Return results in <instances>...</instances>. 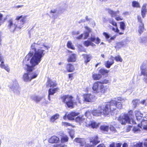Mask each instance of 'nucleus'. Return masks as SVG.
<instances>
[{"label":"nucleus","instance_id":"b1692460","mask_svg":"<svg viewBox=\"0 0 147 147\" xmlns=\"http://www.w3.org/2000/svg\"><path fill=\"white\" fill-rule=\"evenodd\" d=\"M59 117V115L58 113H56L52 116L50 118V121L52 122H54L56 120L58 119Z\"/></svg>","mask_w":147,"mask_h":147},{"label":"nucleus","instance_id":"2eb2a0df","mask_svg":"<svg viewBox=\"0 0 147 147\" xmlns=\"http://www.w3.org/2000/svg\"><path fill=\"white\" fill-rule=\"evenodd\" d=\"M142 74L147 77V67L146 65H142L140 67ZM145 82L147 84V78L145 79Z\"/></svg>","mask_w":147,"mask_h":147},{"label":"nucleus","instance_id":"c85d7f7f","mask_svg":"<svg viewBox=\"0 0 147 147\" xmlns=\"http://www.w3.org/2000/svg\"><path fill=\"white\" fill-rule=\"evenodd\" d=\"M62 124L63 126H64L65 127H67L68 126H70L72 127H74L75 126L71 124L66 122H63L62 123Z\"/></svg>","mask_w":147,"mask_h":147},{"label":"nucleus","instance_id":"3c124183","mask_svg":"<svg viewBox=\"0 0 147 147\" xmlns=\"http://www.w3.org/2000/svg\"><path fill=\"white\" fill-rule=\"evenodd\" d=\"M74 74V73H71L68 74V78L70 80H72L73 79Z\"/></svg>","mask_w":147,"mask_h":147},{"label":"nucleus","instance_id":"e2e57ef3","mask_svg":"<svg viewBox=\"0 0 147 147\" xmlns=\"http://www.w3.org/2000/svg\"><path fill=\"white\" fill-rule=\"evenodd\" d=\"M127 144L125 143L123 144L122 147H127Z\"/></svg>","mask_w":147,"mask_h":147},{"label":"nucleus","instance_id":"49530a36","mask_svg":"<svg viewBox=\"0 0 147 147\" xmlns=\"http://www.w3.org/2000/svg\"><path fill=\"white\" fill-rule=\"evenodd\" d=\"M113 60L112 59H110L109 60H108L107 63V64H112L114 63Z\"/></svg>","mask_w":147,"mask_h":147},{"label":"nucleus","instance_id":"f03ea898","mask_svg":"<svg viewBox=\"0 0 147 147\" xmlns=\"http://www.w3.org/2000/svg\"><path fill=\"white\" fill-rule=\"evenodd\" d=\"M38 44L35 43L32 44L31 46V49L34 51H30L25 58L24 63H28L31 64H38L41 61L42 58L45 55V51L40 49L37 50Z\"/></svg>","mask_w":147,"mask_h":147},{"label":"nucleus","instance_id":"c03bdc74","mask_svg":"<svg viewBox=\"0 0 147 147\" xmlns=\"http://www.w3.org/2000/svg\"><path fill=\"white\" fill-rule=\"evenodd\" d=\"M121 144L118 143L116 144V147H115L114 144H112L110 145V147H121Z\"/></svg>","mask_w":147,"mask_h":147},{"label":"nucleus","instance_id":"69168bd1","mask_svg":"<svg viewBox=\"0 0 147 147\" xmlns=\"http://www.w3.org/2000/svg\"><path fill=\"white\" fill-rule=\"evenodd\" d=\"M3 17V15L2 14L0 13V21H1L2 20Z\"/></svg>","mask_w":147,"mask_h":147},{"label":"nucleus","instance_id":"72a5a7b5","mask_svg":"<svg viewBox=\"0 0 147 147\" xmlns=\"http://www.w3.org/2000/svg\"><path fill=\"white\" fill-rule=\"evenodd\" d=\"M99 72L102 74L103 75H106L109 72V71H108L104 69H101L99 70Z\"/></svg>","mask_w":147,"mask_h":147},{"label":"nucleus","instance_id":"de8ad7c7","mask_svg":"<svg viewBox=\"0 0 147 147\" xmlns=\"http://www.w3.org/2000/svg\"><path fill=\"white\" fill-rule=\"evenodd\" d=\"M110 130L113 133H115L116 131V130L115 128L112 125H111L109 127Z\"/></svg>","mask_w":147,"mask_h":147},{"label":"nucleus","instance_id":"4be33fe9","mask_svg":"<svg viewBox=\"0 0 147 147\" xmlns=\"http://www.w3.org/2000/svg\"><path fill=\"white\" fill-rule=\"evenodd\" d=\"M124 45V44L123 42L121 41L116 43L115 45V48L117 50H118L123 47Z\"/></svg>","mask_w":147,"mask_h":147},{"label":"nucleus","instance_id":"864d4df0","mask_svg":"<svg viewBox=\"0 0 147 147\" xmlns=\"http://www.w3.org/2000/svg\"><path fill=\"white\" fill-rule=\"evenodd\" d=\"M65 145H62L61 144H56L53 145V147H64Z\"/></svg>","mask_w":147,"mask_h":147},{"label":"nucleus","instance_id":"9b49d317","mask_svg":"<svg viewBox=\"0 0 147 147\" xmlns=\"http://www.w3.org/2000/svg\"><path fill=\"white\" fill-rule=\"evenodd\" d=\"M101 83L100 82H97L94 84L93 86H92V90H93L94 93H99V87H100Z\"/></svg>","mask_w":147,"mask_h":147},{"label":"nucleus","instance_id":"5fc2aeb1","mask_svg":"<svg viewBox=\"0 0 147 147\" xmlns=\"http://www.w3.org/2000/svg\"><path fill=\"white\" fill-rule=\"evenodd\" d=\"M138 102V101L136 100H133L132 102V103L134 105V107H136V106L137 103Z\"/></svg>","mask_w":147,"mask_h":147},{"label":"nucleus","instance_id":"09e8293b","mask_svg":"<svg viewBox=\"0 0 147 147\" xmlns=\"http://www.w3.org/2000/svg\"><path fill=\"white\" fill-rule=\"evenodd\" d=\"M103 34L107 39L109 38L110 37V35L107 32H103Z\"/></svg>","mask_w":147,"mask_h":147},{"label":"nucleus","instance_id":"8fccbe9b","mask_svg":"<svg viewBox=\"0 0 147 147\" xmlns=\"http://www.w3.org/2000/svg\"><path fill=\"white\" fill-rule=\"evenodd\" d=\"M115 19L117 21H121L123 20V18L121 17L120 16L116 17Z\"/></svg>","mask_w":147,"mask_h":147},{"label":"nucleus","instance_id":"f3484780","mask_svg":"<svg viewBox=\"0 0 147 147\" xmlns=\"http://www.w3.org/2000/svg\"><path fill=\"white\" fill-rule=\"evenodd\" d=\"M147 13L146 4L143 5L141 9V14L143 18H144Z\"/></svg>","mask_w":147,"mask_h":147},{"label":"nucleus","instance_id":"a19ab883","mask_svg":"<svg viewBox=\"0 0 147 147\" xmlns=\"http://www.w3.org/2000/svg\"><path fill=\"white\" fill-rule=\"evenodd\" d=\"M86 127H92V121H87L86 122Z\"/></svg>","mask_w":147,"mask_h":147},{"label":"nucleus","instance_id":"412c9836","mask_svg":"<svg viewBox=\"0 0 147 147\" xmlns=\"http://www.w3.org/2000/svg\"><path fill=\"white\" fill-rule=\"evenodd\" d=\"M135 113L137 122L140 121H141L142 120V117L143 116L142 114L140 112L137 111H135Z\"/></svg>","mask_w":147,"mask_h":147},{"label":"nucleus","instance_id":"a878e982","mask_svg":"<svg viewBox=\"0 0 147 147\" xmlns=\"http://www.w3.org/2000/svg\"><path fill=\"white\" fill-rule=\"evenodd\" d=\"M108 13L110 14L112 17H114L116 16L117 14L119 13V11H114L110 9L108 10Z\"/></svg>","mask_w":147,"mask_h":147},{"label":"nucleus","instance_id":"6e6d98bb","mask_svg":"<svg viewBox=\"0 0 147 147\" xmlns=\"http://www.w3.org/2000/svg\"><path fill=\"white\" fill-rule=\"evenodd\" d=\"M76 100L78 101V102L79 103L81 104L82 100L81 98L77 96L76 97Z\"/></svg>","mask_w":147,"mask_h":147},{"label":"nucleus","instance_id":"a211bd4d","mask_svg":"<svg viewBox=\"0 0 147 147\" xmlns=\"http://www.w3.org/2000/svg\"><path fill=\"white\" fill-rule=\"evenodd\" d=\"M75 142L80 144V145L83 146L86 144V143L84 139L79 138H76L74 140Z\"/></svg>","mask_w":147,"mask_h":147},{"label":"nucleus","instance_id":"4d7b16f0","mask_svg":"<svg viewBox=\"0 0 147 147\" xmlns=\"http://www.w3.org/2000/svg\"><path fill=\"white\" fill-rule=\"evenodd\" d=\"M84 39L87 38L88 37V36L89 35V34L88 32H86L84 34Z\"/></svg>","mask_w":147,"mask_h":147},{"label":"nucleus","instance_id":"6e6552de","mask_svg":"<svg viewBox=\"0 0 147 147\" xmlns=\"http://www.w3.org/2000/svg\"><path fill=\"white\" fill-rule=\"evenodd\" d=\"M137 19L139 25L138 32L140 33L141 34L143 32L144 29V23L142 17L140 15H138L137 16Z\"/></svg>","mask_w":147,"mask_h":147},{"label":"nucleus","instance_id":"052dcab7","mask_svg":"<svg viewBox=\"0 0 147 147\" xmlns=\"http://www.w3.org/2000/svg\"><path fill=\"white\" fill-rule=\"evenodd\" d=\"M57 10L56 9H53V10H51L50 13H55L56 12Z\"/></svg>","mask_w":147,"mask_h":147},{"label":"nucleus","instance_id":"4c0bfd02","mask_svg":"<svg viewBox=\"0 0 147 147\" xmlns=\"http://www.w3.org/2000/svg\"><path fill=\"white\" fill-rule=\"evenodd\" d=\"M99 124L100 123H97L96 122L92 121V128H98L99 127Z\"/></svg>","mask_w":147,"mask_h":147},{"label":"nucleus","instance_id":"6ab92c4d","mask_svg":"<svg viewBox=\"0 0 147 147\" xmlns=\"http://www.w3.org/2000/svg\"><path fill=\"white\" fill-rule=\"evenodd\" d=\"M76 60V55L74 53L70 55L67 59V61L68 62H75Z\"/></svg>","mask_w":147,"mask_h":147},{"label":"nucleus","instance_id":"20e7f679","mask_svg":"<svg viewBox=\"0 0 147 147\" xmlns=\"http://www.w3.org/2000/svg\"><path fill=\"white\" fill-rule=\"evenodd\" d=\"M27 16V15L23 16V15H21L20 16H17L16 17L15 19V20L17 21L19 20L20 19V21L21 24L20 26H17V25L13 24V22L12 19H10L8 21V27L9 28H11L14 26V28L13 29V31H15L17 29H20L22 27V25L24 24L25 23L26 20V18Z\"/></svg>","mask_w":147,"mask_h":147},{"label":"nucleus","instance_id":"423d86ee","mask_svg":"<svg viewBox=\"0 0 147 147\" xmlns=\"http://www.w3.org/2000/svg\"><path fill=\"white\" fill-rule=\"evenodd\" d=\"M119 121L122 124H125L126 123L135 124L137 123L133 119H130L128 115L124 114L123 116H120L118 118Z\"/></svg>","mask_w":147,"mask_h":147},{"label":"nucleus","instance_id":"aec40b11","mask_svg":"<svg viewBox=\"0 0 147 147\" xmlns=\"http://www.w3.org/2000/svg\"><path fill=\"white\" fill-rule=\"evenodd\" d=\"M85 119L83 117V116H78L75 119V121L76 122L79 123L81 125L84 121Z\"/></svg>","mask_w":147,"mask_h":147},{"label":"nucleus","instance_id":"a18cd8bd","mask_svg":"<svg viewBox=\"0 0 147 147\" xmlns=\"http://www.w3.org/2000/svg\"><path fill=\"white\" fill-rule=\"evenodd\" d=\"M84 44L85 46L88 47L91 45V42L88 40H86L84 42Z\"/></svg>","mask_w":147,"mask_h":147},{"label":"nucleus","instance_id":"37998d69","mask_svg":"<svg viewBox=\"0 0 147 147\" xmlns=\"http://www.w3.org/2000/svg\"><path fill=\"white\" fill-rule=\"evenodd\" d=\"M101 83V84H107L109 82V80L107 79H104L102 80L101 82H100Z\"/></svg>","mask_w":147,"mask_h":147},{"label":"nucleus","instance_id":"1a4fd4ad","mask_svg":"<svg viewBox=\"0 0 147 147\" xmlns=\"http://www.w3.org/2000/svg\"><path fill=\"white\" fill-rule=\"evenodd\" d=\"M138 124L140 128H143L144 130H147V120L142 119L138 122Z\"/></svg>","mask_w":147,"mask_h":147},{"label":"nucleus","instance_id":"bb28decb","mask_svg":"<svg viewBox=\"0 0 147 147\" xmlns=\"http://www.w3.org/2000/svg\"><path fill=\"white\" fill-rule=\"evenodd\" d=\"M67 71L69 72H72L75 70L73 65H69L66 68Z\"/></svg>","mask_w":147,"mask_h":147},{"label":"nucleus","instance_id":"bf43d9fd","mask_svg":"<svg viewBox=\"0 0 147 147\" xmlns=\"http://www.w3.org/2000/svg\"><path fill=\"white\" fill-rule=\"evenodd\" d=\"M144 147H147V139L145 140L144 143Z\"/></svg>","mask_w":147,"mask_h":147},{"label":"nucleus","instance_id":"39448f33","mask_svg":"<svg viewBox=\"0 0 147 147\" xmlns=\"http://www.w3.org/2000/svg\"><path fill=\"white\" fill-rule=\"evenodd\" d=\"M60 98L62 102L64 103L66 106L69 108L71 109L73 108L74 107V97L71 95H65L61 96Z\"/></svg>","mask_w":147,"mask_h":147},{"label":"nucleus","instance_id":"7ed1b4c3","mask_svg":"<svg viewBox=\"0 0 147 147\" xmlns=\"http://www.w3.org/2000/svg\"><path fill=\"white\" fill-rule=\"evenodd\" d=\"M36 65H26L24 70L27 73H24L22 76V79L25 82H29L37 77L38 74L31 72L35 69L34 67Z\"/></svg>","mask_w":147,"mask_h":147},{"label":"nucleus","instance_id":"2f4dec72","mask_svg":"<svg viewBox=\"0 0 147 147\" xmlns=\"http://www.w3.org/2000/svg\"><path fill=\"white\" fill-rule=\"evenodd\" d=\"M67 45V47L73 50H74L75 49V48L74 47V45H72V43L70 41H68Z\"/></svg>","mask_w":147,"mask_h":147},{"label":"nucleus","instance_id":"7c9ffc66","mask_svg":"<svg viewBox=\"0 0 147 147\" xmlns=\"http://www.w3.org/2000/svg\"><path fill=\"white\" fill-rule=\"evenodd\" d=\"M120 28L122 31H124L125 29V25L124 23L123 22H119Z\"/></svg>","mask_w":147,"mask_h":147},{"label":"nucleus","instance_id":"ea45409f","mask_svg":"<svg viewBox=\"0 0 147 147\" xmlns=\"http://www.w3.org/2000/svg\"><path fill=\"white\" fill-rule=\"evenodd\" d=\"M139 127H138H138H133V131L134 133H137L140 131Z\"/></svg>","mask_w":147,"mask_h":147},{"label":"nucleus","instance_id":"dca6fc26","mask_svg":"<svg viewBox=\"0 0 147 147\" xmlns=\"http://www.w3.org/2000/svg\"><path fill=\"white\" fill-rule=\"evenodd\" d=\"M109 90V86L107 85H100L99 91L100 94H103Z\"/></svg>","mask_w":147,"mask_h":147},{"label":"nucleus","instance_id":"c9c22d12","mask_svg":"<svg viewBox=\"0 0 147 147\" xmlns=\"http://www.w3.org/2000/svg\"><path fill=\"white\" fill-rule=\"evenodd\" d=\"M41 97H38L37 96H35L33 98V100L36 102H38L41 100Z\"/></svg>","mask_w":147,"mask_h":147},{"label":"nucleus","instance_id":"79ce46f5","mask_svg":"<svg viewBox=\"0 0 147 147\" xmlns=\"http://www.w3.org/2000/svg\"><path fill=\"white\" fill-rule=\"evenodd\" d=\"M133 147H143V143L142 142H140L134 144Z\"/></svg>","mask_w":147,"mask_h":147},{"label":"nucleus","instance_id":"e433bc0d","mask_svg":"<svg viewBox=\"0 0 147 147\" xmlns=\"http://www.w3.org/2000/svg\"><path fill=\"white\" fill-rule=\"evenodd\" d=\"M114 59L117 62L119 61L121 62L123 61L120 55H118L115 56V57Z\"/></svg>","mask_w":147,"mask_h":147},{"label":"nucleus","instance_id":"473e14b6","mask_svg":"<svg viewBox=\"0 0 147 147\" xmlns=\"http://www.w3.org/2000/svg\"><path fill=\"white\" fill-rule=\"evenodd\" d=\"M100 41V40L98 37L96 38L93 37H92V42H94L97 44H99Z\"/></svg>","mask_w":147,"mask_h":147},{"label":"nucleus","instance_id":"c756f323","mask_svg":"<svg viewBox=\"0 0 147 147\" xmlns=\"http://www.w3.org/2000/svg\"><path fill=\"white\" fill-rule=\"evenodd\" d=\"M132 5L134 7H140V5L139 3L136 1H133L132 2Z\"/></svg>","mask_w":147,"mask_h":147},{"label":"nucleus","instance_id":"0e129e2a","mask_svg":"<svg viewBox=\"0 0 147 147\" xmlns=\"http://www.w3.org/2000/svg\"><path fill=\"white\" fill-rule=\"evenodd\" d=\"M97 147H105V146L103 144H100Z\"/></svg>","mask_w":147,"mask_h":147},{"label":"nucleus","instance_id":"393cba45","mask_svg":"<svg viewBox=\"0 0 147 147\" xmlns=\"http://www.w3.org/2000/svg\"><path fill=\"white\" fill-rule=\"evenodd\" d=\"M69 137L65 135L62 136L61 141V143H64L67 142L69 140Z\"/></svg>","mask_w":147,"mask_h":147},{"label":"nucleus","instance_id":"9d476101","mask_svg":"<svg viewBox=\"0 0 147 147\" xmlns=\"http://www.w3.org/2000/svg\"><path fill=\"white\" fill-rule=\"evenodd\" d=\"M57 84L56 81H52L50 79H48L47 82L46 86L47 87L53 88L57 86Z\"/></svg>","mask_w":147,"mask_h":147},{"label":"nucleus","instance_id":"603ef678","mask_svg":"<svg viewBox=\"0 0 147 147\" xmlns=\"http://www.w3.org/2000/svg\"><path fill=\"white\" fill-rule=\"evenodd\" d=\"M86 59L84 61V62L85 63H87L88 62H89L90 60V59L89 57L86 56Z\"/></svg>","mask_w":147,"mask_h":147},{"label":"nucleus","instance_id":"ddd939ff","mask_svg":"<svg viewBox=\"0 0 147 147\" xmlns=\"http://www.w3.org/2000/svg\"><path fill=\"white\" fill-rule=\"evenodd\" d=\"M79 114V113L71 111L67 115V117L69 120H74V117L78 115Z\"/></svg>","mask_w":147,"mask_h":147},{"label":"nucleus","instance_id":"cd10ccee","mask_svg":"<svg viewBox=\"0 0 147 147\" xmlns=\"http://www.w3.org/2000/svg\"><path fill=\"white\" fill-rule=\"evenodd\" d=\"M100 129L102 131H103L105 133H106L108 131L109 127L108 126L103 125L101 126Z\"/></svg>","mask_w":147,"mask_h":147},{"label":"nucleus","instance_id":"5701e85b","mask_svg":"<svg viewBox=\"0 0 147 147\" xmlns=\"http://www.w3.org/2000/svg\"><path fill=\"white\" fill-rule=\"evenodd\" d=\"M90 96V94H84L83 95L84 100L86 102H90L91 101Z\"/></svg>","mask_w":147,"mask_h":147},{"label":"nucleus","instance_id":"f704fd0d","mask_svg":"<svg viewBox=\"0 0 147 147\" xmlns=\"http://www.w3.org/2000/svg\"><path fill=\"white\" fill-rule=\"evenodd\" d=\"M101 78V76L100 74H96L92 76V78L94 80H98Z\"/></svg>","mask_w":147,"mask_h":147},{"label":"nucleus","instance_id":"774afa93","mask_svg":"<svg viewBox=\"0 0 147 147\" xmlns=\"http://www.w3.org/2000/svg\"><path fill=\"white\" fill-rule=\"evenodd\" d=\"M23 6V5H17L16 7L17 8H19V7H22Z\"/></svg>","mask_w":147,"mask_h":147},{"label":"nucleus","instance_id":"4468645a","mask_svg":"<svg viewBox=\"0 0 147 147\" xmlns=\"http://www.w3.org/2000/svg\"><path fill=\"white\" fill-rule=\"evenodd\" d=\"M59 90V87H56L53 88H50L48 90V98L50 99V95H53L54 94L58 92Z\"/></svg>","mask_w":147,"mask_h":147},{"label":"nucleus","instance_id":"f257e3e1","mask_svg":"<svg viewBox=\"0 0 147 147\" xmlns=\"http://www.w3.org/2000/svg\"><path fill=\"white\" fill-rule=\"evenodd\" d=\"M116 100H112L109 102L104 103L102 105L99 107L98 110H92V115L98 116L100 114L107 115L111 111L115 109L116 107L119 109L122 108L121 102H124L125 99L119 97L115 98Z\"/></svg>","mask_w":147,"mask_h":147},{"label":"nucleus","instance_id":"58836bf2","mask_svg":"<svg viewBox=\"0 0 147 147\" xmlns=\"http://www.w3.org/2000/svg\"><path fill=\"white\" fill-rule=\"evenodd\" d=\"M0 67L4 69L8 72L9 71V69L7 65L5 66V65H0Z\"/></svg>","mask_w":147,"mask_h":147},{"label":"nucleus","instance_id":"680f3d73","mask_svg":"<svg viewBox=\"0 0 147 147\" xmlns=\"http://www.w3.org/2000/svg\"><path fill=\"white\" fill-rule=\"evenodd\" d=\"M116 35H114L113 36L111 37L110 39L111 40H114L115 39V38H116Z\"/></svg>","mask_w":147,"mask_h":147},{"label":"nucleus","instance_id":"f8f14e48","mask_svg":"<svg viewBox=\"0 0 147 147\" xmlns=\"http://www.w3.org/2000/svg\"><path fill=\"white\" fill-rule=\"evenodd\" d=\"M59 141V138L55 136H52L49 140V142L51 144L57 143Z\"/></svg>","mask_w":147,"mask_h":147},{"label":"nucleus","instance_id":"13d9d810","mask_svg":"<svg viewBox=\"0 0 147 147\" xmlns=\"http://www.w3.org/2000/svg\"><path fill=\"white\" fill-rule=\"evenodd\" d=\"M83 35V34H82L76 37V38L77 39H81Z\"/></svg>","mask_w":147,"mask_h":147},{"label":"nucleus","instance_id":"0eeeda50","mask_svg":"<svg viewBox=\"0 0 147 147\" xmlns=\"http://www.w3.org/2000/svg\"><path fill=\"white\" fill-rule=\"evenodd\" d=\"M109 22L116 28L115 29L114 27H112L111 26H109L110 28L113 31L116 33H118L119 35L123 34H124L123 32H119V30L118 28L117 24L113 20H110Z\"/></svg>","mask_w":147,"mask_h":147},{"label":"nucleus","instance_id":"338daca9","mask_svg":"<svg viewBox=\"0 0 147 147\" xmlns=\"http://www.w3.org/2000/svg\"><path fill=\"white\" fill-rule=\"evenodd\" d=\"M43 46L44 47L46 48L47 49H48L50 48V47L48 46H46L45 45H43Z\"/></svg>","mask_w":147,"mask_h":147}]
</instances>
